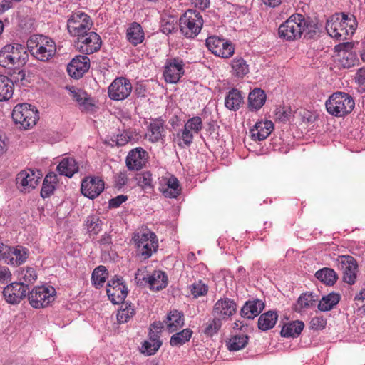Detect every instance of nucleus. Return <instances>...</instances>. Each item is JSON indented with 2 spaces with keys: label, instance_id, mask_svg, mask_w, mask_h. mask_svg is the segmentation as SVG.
<instances>
[{
  "label": "nucleus",
  "instance_id": "obj_22",
  "mask_svg": "<svg viewBox=\"0 0 365 365\" xmlns=\"http://www.w3.org/2000/svg\"><path fill=\"white\" fill-rule=\"evenodd\" d=\"M90 59L86 55H78L73 58L67 66L68 74L73 78L78 79L88 71Z\"/></svg>",
  "mask_w": 365,
  "mask_h": 365
},
{
  "label": "nucleus",
  "instance_id": "obj_47",
  "mask_svg": "<svg viewBox=\"0 0 365 365\" xmlns=\"http://www.w3.org/2000/svg\"><path fill=\"white\" fill-rule=\"evenodd\" d=\"M56 175L48 174L46 175L41 190V196L43 198L48 197L53 193L56 188Z\"/></svg>",
  "mask_w": 365,
  "mask_h": 365
},
{
  "label": "nucleus",
  "instance_id": "obj_40",
  "mask_svg": "<svg viewBox=\"0 0 365 365\" xmlns=\"http://www.w3.org/2000/svg\"><path fill=\"white\" fill-rule=\"evenodd\" d=\"M341 299V295L336 292H331L324 296L318 304V309L322 312H328L334 309Z\"/></svg>",
  "mask_w": 365,
  "mask_h": 365
},
{
  "label": "nucleus",
  "instance_id": "obj_1",
  "mask_svg": "<svg viewBox=\"0 0 365 365\" xmlns=\"http://www.w3.org/2000/svg\"><path fill=\"white\" fill-rule=\"evenodd\" d=\"M317 25L309 18L301 14L291 15L278 29L280 38L287 41H294L304 38H314L317 34Z\"/></svg>",
  "mask_w": 365,
  "mask_h": 365
},
{
  "label": "nucleus",
  "instance_id": "obj_36",
  "mask_svg": "<svg viewBox=\"0 0 365 365\" xmlns=\"http://www.w3.org/2000/svg\"><path fill=\"white\" fill-rule=\"evenodd\" d=\"M304 327L302 321L295 320L285 324L281 330V335L285 338H297L298 337Z\"/></svg>",
  "mask_w": 365,
  "mask_h": 365
},
{
  "label": "nucleus",
  "instance_id": "obj_41",
  "mask_svg": "<svg viewBox=\"0 0 365 365\" xmlns=\"http://www.w3.org/2000/svg\"><path fill=\"white\" fill-rule=\"evenodd\" d=\"M314 276L321 282L328 286H333L338 279L336 272L328 267H324L317 271Z\"/></svg>",
  "mask_w": 365,
  "mask_h": 365
},
{
  "label": "nucleus",
  "instance_id": "obj_54",
  "mask_svg": "<svg viewBox=\"0 0 365 365\" xmlns=\"http://www.w3.org/2000/svg\"><path fill=\"white\" fill-rule=\"evenodd\" d=\"M191 294L194 297L206 295L208 292V287L201 280L195 282L190 286Z\"/></svg>",
  "mask_w": 365,
  "mask_h": 365
},
{
  "label": "nucleus",
  "instance_id": "obj_32",
  "mask_svg": "<svg viewBox=\"0 0 365 365\" xmlns=\"http://www.w3.org/2000/svg\"><path fill=\"white\" fill-rule=\"evenodd\" d=\"M148 279V282L147 286L153 291L163 289L167 287L168 282L166 273L161 270L153 271Z\"/></svg>",
  "mask_w": 365,
  "mask_h": 365
},
{
  "label": "nucleus",
  "instance_id": "obj_43",
  "mask_svg": "<svg viewBox=\"0 0 365 365\" xmlns=\"http://www.w3.org/2000/svg\"><path fill=\"white\" fill-rule=\"evenodd\" d=\"M193 133L185 127L179 130L174 135L173 141L181 148L190 147L193 142Z\"/></svg>",
  "mask_w": 365,
  "mask_h": 365
},
{
  "label": "nucleus",
  "instance_id": "obj_7",
  "mask_svg": "<svg viewBox=\"0 0 365 365\" xmlns=\"http://www.w3.org/2000/svg\"><path fill=\"white\" fill-rule=\"evenodd\" d=\"M12 118L21 129L27 130L34 126L39 120L36 108L28 103L17 104L13 109Z\"/></svg>",
  "mask_w": 365,
  "mask_h": 365
},
{
  "label": "nucleus",
  "instance_id": "obj_55",
  "mask_svg": "<svg viewBox=\"0 0 365 365\" xmlns=\"http://www.w3.org/2000/svg\"><path fill=\"white\" fill-rule=\"evenodd\" d=\"M177 29L176 22L173 17L164 18L161 21L160 30L165 34H170Z\"/></svg>",
  "mask_w": 365,
  "mask_h": 365
},
{
  "label": "nucleus",
  "instance_id": "obj_35",
  "mask_svg": "<svg viewBox=\"0 0 365 365\" xmlns=\"http://www.w3.org/2000/svg\"><path fill=\"white\" fill-rule=\"evenodd\" d=\"M244 102V97L240 91L232 88L225 98V106L230 110L236 111L240 109Z\"/></svg>",
  "mask_w": 365,
  "mask_h": 365
},
{
  "label": "nucleus",
  "instance_id": "obj_16",
  "mask_svg": "<svg viewBox=\"0 0 365 365\" xmlns=\"http://www.w3.org/2000/svg\"><path fill=\"white\" fill-rule=\"evenodd\" d=\"M206 46L214 55L224 58L231 57L235 52L232 43L216 36H212L206 39Z\"/></svg>",
  "mask_w": 365,
  "mask_h": 365
},
{
  "label": "nucleus",
  "instance_id": "obj_14",
  "mask_svg": "<svg viewBox=\"0 0 365 365\" xmlns=\"http://www.w3.org/2000/svg\"><path fill=\"white\" fill-rule=\"evenodd\" d=\"M133 86L129 79L125 77H117L108 88L110 99L115 101L126 99L131 93Z\"/></svg>",
  "mask_w": 365,
  "mask_h": 365
},
{
  "label": "nucleus",
  "instance_id": "obj_38",
  "mask_svg": "<svg viewBox=\"0 0 365 365\" xmlns=\"http://www.w3.org/2000/svg\"><path fill=\"white\" fill-rule=\"evenodd\" d=\"M222 325V320L220 317L215 316L205 322L202 327V332L207 336L212 338L217 334Z\"/></svg>",
  "mask_w": 365,
  "mask_h": 365
},
{
  "label": "nucleus",
  "instance_id": "obj_11",
  "mask_svg": "<svg viewBox=\"0 0 365 365\" xmlns=\"http://www.w3.org/2000/svg\"><path fill=\"white\" fill-rule=\"evenodd\" d=\"M56 294V289L52 286H37L28 293V297L31 307L39 309L47 307L53 302Z\"/></svg>",
  "mask_w": 365,
  "mask_h": 365
},
{
  "label": "nucleus",
  "instance_id": "obj_4",
  "mask_svg": "<svg viewBox=\"0 0 365 365\" xmlns=\"http://www.w3.org/2000/svg\"><path fill=\"white\" fill-rule=\"evenodd\" d=\"M132 240L135 249L136 257L140 261L148 259L158 249L157 235L148 228L135 232Z\"/></svg>",
  "mask_w": 365,
  "mask_h": 365
},
{
  "label": "nucleus",
  "instance_id": "obj_46",
  "mask_svg": "<svg viewBox=\"0 0 365 365\" xmlns=\"http://www.w3.org/2000/svg\"><path fill=\"white\" fill-rule=\"evenodd\" d=\"M193 331L186 328L174 334L170 339L171 346H180L188 342L192 336Z\"/></svg>",
  "mask_w": 365,
  "mask_h": 365
},
{
  "label": "nucleus",
  "instance_id": "obj_61",
  "mask_svg": "<svg viewBox=\"0 0 365 365\" xmlns=\"http://www.w3.org/2000/svg\"><path fill=\"white\" fill-rule=\"evenodd\" d=\"M115 187L120 190L128 182V175L125 171L116 174L114 178Z\"/></svg>",
  "mask_w": 365,
  "mask_h": 365
},
{
  "label": "nucleus",
  "instance_id": "obj_42",
  "mask_svg": "<svg viewBox=\"0 0 365 365\" xmlns=\"http://www.w3.org/2000/svg\"><path fill=\"white\" fill-rule=\"evenodd\" d=\"M278 318L277 313L274 311H268L258 319V328L262 331H267L274 327Z\"/></svg>",
  "mask_w": 365,
  "mask_h": 365
},
{
  "label": "nucleus",
  "instance_id": "obj_8",
  "mask_svg": "<svg viewBox=\"0 0 365 365\" xmlns=\"http://www.w3.org/2000/svg\"><path fill=\"white\" fill-rule=\"evenodd\" d=\"M92 26V19L83 11H73L68 16L66 28L71 37L78 38L82 36L91 30Z\"/></svg>",
  "mask_w": 365,
  "mask_h": 365
},
{
  "label": "nucleus",
  "instance_id": "obj_57",
  "mask_svg": "<svg viewBox=\"0 0 365 365\" xmlns=\"http://www.w3.org/2000/svg\"><path fill=\"white\" fill-rule=\"evenodd\" d=\"M327 325V319L322 316H316L311 319L309 328L312 330H322Z\"/></svg>",
  "mask_w": 365,
  "mask_h": 365
},
{
  "label": "nucleus",
  "instance_id": "obj_5",
  "mask_svg": "<svg viewBox=\"0 0 365 365\" xmlns=\"http://www.w3.org/2000/svg\"><path fill=\"white\" fill-rule=\"evenodd\" d=\"M325 106L329 114L336 118H343L351 113L355 106L353 97L345 92L333 93L326 101Z\"/></svg>",
  "mask_w": 365,
  "mask_h": 365
},
{
  "label": "nucleus",
  "instance_id": "obj_39",
  "mask_svg": "<svg viewBox=\"0 0 365 365\" xmlns=\"http://www.w3.org/2000/svg\"><path fill=\"white\" fill-rule=\"evenodd\" d=\"M14 84L4 75H0V102L9 100L14 94Z\"/></svg>",
  "mask_w": 365,
  "mask_h": 365
},
{
  "label": "nucleus",
  "instance_id": "obj_44",
  "mask_svg": "<svg viewBox=\"0 0 365 365\" xmlns=\"http://www.w3.org/2000/svg\"><path fill=\"white\" fill-rule=\"evenodd\" d=\"M108 277V271L105 266L99 265L94 269L91 275V282L96 288H101L103 286L106 279Z\"/></svg>",
  "mask_w": 365,
  "mask_h": 365
},
{
  "label": "nucleus",
  "instance_id": "obj_26",
  "mask_svg": "<svg viewBox=\"0 0 365 365\" xmlns=\"http://www.w3.org/2000/svg\"><path fill=\"white\" fill-rule=\"evenodd\" d=\"M165 121L161 118H151L148 125L146 137L152 143H156L165 137Z\"/></svg>",
  "mask_w": 365,
  "mask_h": 365
},
{
  "label": "nucleus",
  "instance_id": "obj_59",
  "mask_svg": "<svg viewBox=\"0 0 365 365\" xmlns=\"http://www.w3.org/2000/svg\"><path fill=\"white\" fill-rule=\"evenodd\" d=\"M354 81L361 88V92H365V67L357 70L354 76Z\"/></svg>",
  "mask_w": 365,
  "mask_h": 365
},
{
  "label": "nucleus",
  "instance_id": "obj_53",
  "mask_svg": "<svg viewBox=\"0 0 365 365\" xmlns=\"http://www.w3.org/2000/svg\"><path fill=\"white\" fill-rule=\"evenodd\" d=\"M184 127L193 134H197L202 129V120L200 116H194L187 120L184 125Z\"/></svg>",
  "mask_w": 365,
  "mask_h": 365
},
{
  "label": "nucleus",
  "instance_id": "obj_37",
  "mask_svg": "<svg viewBox=\"0 0 365 365\" xmlns=\"http://www.w3.org/2000/svg\"><path fill=\"white\" fill-rule=\"evenodd\" d=\"M57 171L61 175L71 178L78 171L77 162L73 158H65L58 165Z\"/></svg>",
  "mask_w": 365,
  "mask_h": 365
},
{
  "label": "nucleus",
  "instance_id": "obj_2",
  "mask_svg": "<svg viewBox=\"0 0 365 365\" xmlns=\"http://www.w3.org/2000/svg\"><path fill=\"white\" fill-rule=\"evenodd\" d=\"M356 28V17L345 13H336L331 16L326 22V30L328 34L339 41L350 38Z\"/></svg>",
  "mask_w": 365,
  "mask_h": 365
},
{
  "label": "nucleus",
  "instance_id": "obj_49",
  "mask_svg": "<svg viewBox=\"0 0 365 365\" xmlns=\"http://www.w3.org/2000/svg\"><path fill=\"white\" fill-rule=\"evenodd\" d=\"M137 184L142 190L150 191L154 188L153 175L150 171H144L136 176Z\"/></svg>",
  "mask_w": 365,
  "mask_h": 365
},
{
  "label": "nucleus",
  "instance_id": "obj_13",
  "mask_svg": "<svg viewBox=\"0 0 365 365\" xmlns=\"http://www.w3.org/2000/svg\"><path fill=\"white\" fill-rule=\"evenodd\" d=\"M29 256V249L22 245L11 247L5 245V247H3L1 260L9 265L19 267L26 262Z\"/></svg>",
  "mask_w": 365,
  "mask_h": 365
},
{
  "label": "nucleus",
  "instance_id": "obj_19",
  "mask_svg": "<svg viewBox=\"0 0 365 365\" xmlns=\"http://www.w3.org/2000/svg\"><path fill=\"white\" fill-rule=\"evenodd\" d=\"M148 152L141 147L131 149L125 158V165L130 171H139L143 169L148 160Z\"/></svg>",
  "mask_w": 365,
  "mask_h": 365
},
{
  "label": "nucleus",
  "instance_id": "obj_31",
  "mask_svg": "<svg viewBox=\"0 0 365 365\" xmlns=\"http://www.w3.org/2000/svg\"><path fill=\"white\" fill-rule=\"evenodd\" d=\"M163 322L168 332H175L183 327L184 314L177 309L170 310L166 316V319Z\"/></svg>",
  "mask_w": 365,
  "mask_h": 365
},
{
  "label": "nucleus",
  "instance_id": "obj_33",
  "mask_svg": "<svg viewBox=\"0 0 365 365\" xmlns=\"http://www.w3.org/2000/svg\"><path fill=\"white\" fill-rule=\"evenodd\" d=\"M162 194L168 198H176L181 192L179 181L174 175L167 179L164 185L159 188Z\"/></svg>",
  "mask_w": 365,
  "mask_h": 365
},
{
  "label": "nucleus",
  "instance_id": "obj_48",
  "mask_svg": "<svg viewBox=\"0 0 365 365\" xmlns=\"http://www.w3.org/2000/svg\"><path fill=\"white\" fill-rule=\"evenodd\" d=\"M135 314L134 305L131 303H123L117 314V319L120 324L128 322Z\"/></svg>",
  "mask_w": 365,
  "mask_h": 365
},
{
  "label": "nucleus",
  "instance_id": "obj_18",
  "mask_svg": "<svg viewBox=\"0 0 365 365\" xmlns=\"http://www.w3.org/2000/svg\"><path fill=\"white\" fill-rule=\"evenodd\" d=\"M104 181L99 177L87 176L81 182V191L83 195L93 200L104 190Z\"/></svg>",
  "mask_w": 365,
  "mask_h": 365
},
{
  "label": "nucleus",
  "instance_id": "obj_64",
  "mask_svg": "<svg viewBox=\"0 0 365 365\" xmlns=\"http://www.w3.org/2000/svg\"><path fill=\"white\" fill-rule=\"evenodd\" d=\"M11 279V273L7 267H0V283H6Z\"/></svg>",
  "mask_w": 365,
  "mask_h": 365
},
{
  "label": "nucleus",
  "instance_id": "obj_15",
  "mask_svg": "<svg viewBox=\"0 0 365 365\" xmlns=\"http://www.w3.org/2000/svg\"><path fill=\"white\" fill-rule=\"evenodd\" d=\"M128 292V288L122 277L115 276L108 282L106 293L113 304L123 303Z\"/></svg>",
  "mask_w": 365,
  "mask_h": 365
},
{
  "label": "nucleus",
  "instance_id": "obj_63",
  "mask_svg": "<svg viewBox=\"0 0 365 365\" xmlns=\"http://www.w3.org/2000/svg\"><path fill=\"white\" fill-rule=\"evenodd\" d=\"M147 88L142 83H137L134 88V94L137 98H145L147 96Z\"/></svg>",
  "mask_w": 365,
  "mask_h": 365
},
{
  "label": "nucleus",
  "instance_id": "obj_56",
  "mask_svg": "<svg viewBox=\"0 0 365 365\" xmlns=\"http://www.w3.org/2000/svg\"><path fill=\"white\" fill-rule=\"evenodd\" d=\"M151 273H150L146 267H142L138 269L137 272L135 274V280L136 283L142 287H146L148 285V278L150 277Z\"/></svg>",
  "mask_w": 365,
  "mask_h": 365
},
{
  "label": "nucleus",
  "instance_id": "obj_9",
  "mask_svg": "<svg viewBox=\"0 0 365 365\" xmlns=\"http://www.w3.org/2000/svg\"><path fill=\"white\" fill-rule=\"evenodd\" d=\"M202 25L201 14L192 9L187 10L179 19L180 30L187 38L195 37L200 32Z\"/></svg>",
  "mask_w": 365,
  "mask_h": 365
},
{
  "label": "nucleus",
  "instance_id": "obj_58",
  "mask_svg": "<svg viewBox=\"0 0 365 365\" xmlns=\"http://www.w3.org/2000/svg\"><path fill=\"white\" fill-rule=\"evenodd\" d=\"M358 59L356 55L352 52H346V55H342L341 63L344 68H351L355 66Z\"/></svg>",
  "mask_w": 365,
  "mask_h": 365
},
{
  "label": "nucleus",
  "instance_id": "obj_51",
  "mask_svg": "<svg viewBox=\"0 0 365 365\" xmlns=\"http://www.w3.org/2000/svg\"><path fill=\"white\" fill-rule=\"evenodd\" d=\"M248 342V336L245 334H239L232 336L227 344L230 351H236L243 349Z\"/></svg>",
  "mask_w": 365,
  "mask_h": 365
},
{
  "label": "nucleus",
  "instance_id": "obj_45",
  "mask_svg": "<svg viewBox=\"0 0 365 365\" xmlns=\"http://www.w3.org/2000/svg\"><path fill=\"white\" fill-rule=\"evenodd\" d=\"M85 228L90 235H97L102 230L103 221L96 215H90L86 217Z\"/></svg>",
  "mask_w": 365,
  "mask_h": 365
},
{
  "label": "nucleus",
  "instance_id": "obj_52",
  "mask_svg": "<svg viewBox=\"0 0 365 365\" xmlns=\"http://www.w3.org/2000/svg\"><path fill=\"white\" fill-rule=\"evenodd\" d=\"M19 282H24V284H32L37 279V274L34 268H21L19 272Z\"/></svg>",
  "mask_w": 365,
  "mask_h": 365
},
{
  "label": "nucleus",
  "instance_id": "obj_24",
  "mask_svg": "<svg viewBox=\"0 0 365 365\" xmlns=\"http://www.w3.org/2000/svg\"><path fill=\"white\" fill-rule=\"evenodd\" d=\"M237 312V304L233 299L225 297L218 299L213 307V313L223 319H227Z\"/></svg>",
  "mask_w": 365,
  "mask_h": 365
},
{
  "label": "nucleus",
  "instance_id": "obj_25",
  "mask_svg": "<svg viewBox=\"0 0 365 365\" xmlns=\"http://www.w3.org/2000/svg\"><path fill=\"white\" fill-rule=\"evenodd\" d=\"M145 38V31L139 23L133 21L128 24L125 30V38L130 45L136 47L143 43Z\"/></svg>",
  "mask_w": 365,
  "mask_h": 365
},
{
  "label": "nucleus",
  "instance_id": "obj_28",
  "mask_svg": "<svg viewBox=\"0 0 365 365\" xmlns=\"http://www.w3.org/2000/svg\"><path fill=\"white\" fill-rule=\"evenodd\" d=\"M274 124L271 120L257 122L250 130L252 139L255 141H262L266 139L273 131Z\"/></svg>",
  "mask_w": 365,
  "mask_h": 365
},
{
  "label": "nucleus",
  "instance_id": "obj_50",
  "mask_svg": "<svg viewBox=\"0 0 365 365\" xmlns=\"http://www.w3.org/2000/svg\"><path fill=\"white\" fill-rule=\"evenodd\" d=\"M314 301L312 293H302L294 304V309L297 312H301L304 309L311 308L314 305Z\"/></svg>",
  "mask_w": 365,
  "mask_h": 365
},
{
  "label": "nucleus",
  "instance_id": "obj_62",
  "mask_svg": "<svg viewBox=\"0 0 365 365\" xmlns=\"http://www.w3.org/2000/svg\"><path fill=\"white\" fill-rule=\"evenodd\" d=\"M128 200V196L125 195H119L115 197L110 199L108 202V206L110 208H117L123 202Z\"/></svg>",
  "mask_w": 365,
  "mask_h": 365
},
{
  "label": "nucleus",
  "instance_id": "obj_20",
  "mask_svg": "<svg viewBox=\"0 0 365 365\" xmlns=\"http://www.w3.org/2000/svg\"><path fill=\"white\" fill-rule=\"evenodd\" d=\"M339 267L343 272L344 282L352 285L356 282L358 264L356 260L350 255H341L339 259Z\"/></svg>",
  "mask_w": 365,
  "mask_h": 365
},
{
  "label": "nucleus",
  "instance_id": "obj_60",
  "mask_svg": "<svg viewBox=\"0 0 365 365\" xmlns=\"http://www.w3.org/2000/svg\"><path fill=\"white\" fill-rule=\"evenodd\" d=\"M133 138V136L131 132L124 130L123 133L117 135L116 144L118 146H123L128 142L131 141Z\"/></svg>",
  "mask_w": 365,
  "mask_h": 365
},
{
  "label": "nucleus",
  "instance_id": "obj_21",
  "mask_svg": "<svg viewBox=\"0 0 365 365\" xmlns=\"http://www.w3.org/2000/svg\"><path fill=\"white\" fill-rule=\"evenodd\" d=\"M40 179L38 174L33 170H21L17 174L16 185L21 192H29L36 187Z\"/></svg>",
  "mask_w": 365,
  "mask_h": 365
},
{
  "label": "nucleus",
  "instance_id": "obj_3",
  "mask_svg": "<svg viewBox=\"0 0 365 365\" xmlns=\"http://www.w3.org/2000/svg\"><path fill=\"white\" fill-rule=\"evenodd\" d=\"M28 60L26 47L20 43L6 44L0 49V66L10 71L20 69Z\"/></svg>",
  "mask_w": 365,
  "mask_h": 365
},
{
  "label": "nucleus",
  "instance_id": "obj_29",
  "mask_svg": "<svg viewBox=\"0 0 365 365\" xmlns=\"http://www.w3.org/2000/svg\"><path fill=\"white\" fill-rule=\"evenodd\" d=\"M267 95L259 88H255L248 95L247 108L252 112L258 111L265 103Z\"/></svg>",
  "mask_w": 365,
  "mask_h": 365
},
{
  "label": "nucleus",
  "instance_id": "obj_30",
  "mask_svg": "<svg viewBox=\"0 0 365 365\" xmlns=\"http://www.w3.org/2000/svg\"><path fill=\"white\" fill-rule=\"evenodd\" d=\"M264 308V302L259 299H255L245 303L241 308L240 314L242 317L254 319L262 312Z\"/></svg>",
  "mask_w": 365,
  "mask_h": 365
},
{
  "label": "nucleus",
  "instance_id": "obj_10",
  "mask_svg": "<svg viewBox=\"0 0 365 365\" xmlns=\"http://www.w3.org/2000/svg\"><path fill=\"white\" fill-rule=\"evenodd\" d=\"M185 62L179 56L166 58L163 67V77L166 83L175 84L185 73Z\"/></svg>",
  "mask_w": 365,
  "mask_h": 365
},
{
  "label": "nucleus",
  "instance_id": "obj_12",
  "mask_svg": "<svg viewBox=\"0 0 365 365\" xmlns=\"http://www.w3.org/2000/svg\"><path fill=\"white\" fill-rule=\"evenodd\" d=\"M75 46L81 53L87 56L101 49L102 40L96 32L89 31L75 41Z\"/></svg>",
  "mask_w": 365,
  "mask_h": 365
},
{
  "label": "nucleus",
  "instance_id": "obj_6",
  "mask_svg": "<svg viewBox=\"0 0 365 365\" xmlns=\"http://www.w3.org/2000/svg\"><path fill=\"white\" fill-rule=\"evenodd\" d=\"M27 47L31 55L41 61L51 59L56 51L55 42L43 35L31 36L27 41Z\"/></svg>",
  "mask_w": 365,
  "mask_h": 365
},
{
  "label": "nucleus",
  "instance_id": "obj_17",
  "mask_svg": "<svg viewBox=\"0 0 365 365\" xmlns=\"http://www.w3.org/2000/svg\"><path fill=\"white\" fill-rule=\"evenodd\" d=\"M29 290V286L24 282H14L4 287L3 295L8 303L16 304L28 295Z\"/></svg>",
  "mask_w": 365,
  "mask_h": 365
},
{
  "label": "nucleus",
  "instance_id": "obj_34",
  "mask_svg": "<svg viewBox=\"0 0 365 365\" xmlns=\"http://www.w3.org/2000/svg\"><path fill=\"white\" fill-rule=\"evenodd\" d=\"M230 73L237 78H243L250 71L249 65L241 56H236L230 61Z\"/></svg>",
  "mask_w": 365,
  "mask_h": 365
},
{
  "label": "nucleus",
  "instance_id": "obj_27",
  "mask_svg": "<svg viewBox=\"0 0 365 365\" xmlns=\"http://www.w3.org/2000/svg\"><path fill=\"white\" fill-rule=\"evenodd\" d=\"M162 344L159 333L154 332L150 329L148 339L142 343L140 352L145 356H153L158 351Z\"/></svg>",
  "mask_w": 365,
  "mask_h": 365
},
{
  "label": "nucleus",
  "instance_id": "obj_23",
  "mask_svg": "<svg viewBox=\"0 0 365 365\" xmlns=\"http://www.w3.org/2000/svg\"><path fill=\"white\" fill-rule=\"evenodd\" d=\"M66 88L71 94L73 99L78 104L81 111L86 113H93L94 111L95 104L86 92L75 86H69Z\"/></svg>",
  "mask_w": 365,
  "mask_h": 365
}]
</instances>
